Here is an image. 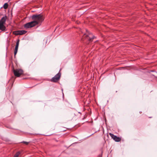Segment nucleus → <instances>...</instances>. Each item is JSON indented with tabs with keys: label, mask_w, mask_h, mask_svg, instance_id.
<instances>
[{
	"label": "nucleus",
	"mask_w": 157,
	"mask_h": 157,
	"mask_svg": "<svg viewBox=\"0 0 157 157\" xmlns=\"http://www.w3.org/2000/svg\"><path fill=\"white\" fill-rule=\"evenodd\" d=\"M36 22L35 21H31L28 23L24 25V27L26 29L33 27L36 25Z\"/></svg>",
	"instance_id": "obj_4"
},
{
	"label": "nucleus",
	"mask_w": 157,
	"mask_h": 157,
	"mask_svg": "<svg viewBox=\"0 0 157 157\" xmlns=\"http://www.w3.org/2000/svg\"><path fill=\"white\" fill-rule=\"evenodd\" d=\"M27 32L25 30H19L13 32V33L16 35H21L25 34Z\"/></svg>",
	"instance_id": "obj_6"
},
{
	"label": "nucleus",
	"mask_w": 157,
	"mask_h": 157,
	"mask_svg": "<svg viewBox=\"0 0 157 157\" xmlns=\"http://www.w3.org/2000/svg\"><path fill=\"white\" fill-rule=\"evenodd\" d=\"M13 71L15 76L17 77H19L23 74V70L20 69H13Z\"/></svg>",
	"instance_id": "obj_3"
},
{
	"label": "nucleus",
	"mask_w": 157,
	"mask_h": 157,
	"mask_svg": "<svg viewBox=\"0 0 157 157\" xmlns=\"http://www.w3.org/2000/svg\"><path fill=\"white\" fill-rule=\"evenodd\" d=\"M8 7V4L7 3H5L4 4L3 6V8L4 9H6Z\"/></svg>",
	"instance_id": "obj_11"
},
{
	"label": "nucleus",
	"mask_w": 157,
	"mask_h": 157,
	"mask_svg": "<svg viewBox=\"0 0 157 157\" xmlns=\"http://www.w3.org/2000/svg\"><path fill=\"white\" fill-rule=\"evenodd\" d=\"M110 136L116 142H119L121 140V138L119 137L115 136L113 134L109 133Z\"/></svg>",
	"instance_id": "obj_7"
},
{
	"label": "nucleus",
	"mask_w": 157,
	"mask_h": 157,
	"mask_svg": "<svg viewBox=\"0 0 157 157\" xmlns=\"http://www.w3.org/2000/svg\"><path fill=\"white\" fill-rule=\"evenodd\" d=\"M21 143L25 144L27 145H28L29 143V142H26V141H23Z\"/></svg>",
	"instance_id": "obj_13"
},
{
	"label": "nucleus",
	"mask_w": 157,
	"mask_h": 157,
	"mask_svg": "<svg viewBox=\"0 0 157 157\" xmlns=\"http://www.w3.org/2000/svg\"><path fill=\"white\" fill-rule=\"evenodd\" d=\"M19 40H18L16 44V45L15 49H18V46H19Z\"/></svg>",
	"instance_id": "obj_9"
},
{
	"label": "nucleus",
	"mask_w": 157,
	"mask_h": 157,
	"mask_svg": "<svg viewBox=\"0 0 157 157\" xmlns=\"http://www.w3.org/2000/svg\"><path fill=\"white\" fill-rule=\"evenodd\" d=\"M60 77V74L59 73H58L54 77L52 78L51 79V81L52 82H56L59 80Z\"/></svg>",
	"instance_id": "obj_5"
},
{
	"label": "nucleus",
	"mask_w": 157,
	"mask_h": 157,
	"mask_svg": "<svg viewBox=\"0 0 157 157\" xmlns=\"http://www.w3.org/2000/svg\"><path fill=\"white\" fill-rule=\"evenodd\" d=\"M33 21L36 22V25L41 22L44 19V17L41 14L33 15L32 17Z\"/></svg>",
	"instance_id": "obj_1"
},
{
	"label": "nucleus",
	"mask_w": 157,
	"mask_h": 157,
	"mask_svg": "<svg viewBox=\"0 0 157 157\" xmlns=\"http://www.w3.org/2000/svg\"><path fill=\"white\" fill-rule=\"evenodd\" d=\"M20 152L19 151L17 152L14 155L13 157H18L20 154Z\"/></svg>",
	"instance_id": "obj_10"
},
{
	"label": "nucleus",
	"mask_w": 157,
	"mask_h": 157,
	"mask_svg": "<svg viewBox=\"0 0 157 157\" xmlns=\"http://www.w3.org/2000/svg\"><path fill=\"white\" fill-rule=\"evenodd\" d=\"M17 50H18V49H15L14 51V54L15 56L17 54Z\"/></svg>",
	"instance_id": "obj_12"
},
{
	"label": "nucleus",
	"mask_w": 157,
	"mask_h": 157,
	"mask_svg": "<svg viewBox=\"0 0 157 157\" xmlns=\"http://www.w3.org/2000/svg\"><path fill=\"white\" fill-rule=\"evenodd\" d=\"M7 18V17L6 16L3 17L0 21V23L5 24Z\"/></svg>",
	"instance_id": "obj_8"
},
{
	"label": "nucleus",
	"mask_w": 157,
	"mask_h": 157,
	"mask_svg": "<svg viewBox=\"0 0 157 157\" xmlns=\"http://www.w3.org/2000/svg\"><path fill=\"white\" fill-rule=\"evenodd\" d=\"M87 34H85L83 36L82 40H86L89 42H91L92 41L93 39H94L95 37L93 36L91 33H90L88 31L86 30Z\"/></svg>",
	"instance_id": "obj_2"
}]
</instances>
